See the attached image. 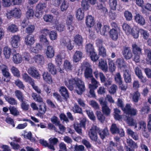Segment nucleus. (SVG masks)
<instances>
[{
    "label": "nucleus",
    "instance_id": "obj_56",
    "mask_svg": "<svg viewBox=\"0 0 151 151\" xmlns=\"http://www.w3.org/2000/svg\"><path fill=\"white\" fill-rule=\"evenodd\" d=\"M94 30L97 33H99L101 32V29L102 27L101 23L99 22H97L95 25L94 24Z\"/></svg>",
    "mask_w": 151,
    "mask_h": 151
},
{
    "label": "nucleus",
    "instance_id": "obj_64",
    "mask_svg": "<svg viewBox=\"0 0 151 151\" xmlns=\"http://www.w3.org/2000/svg\"><path fill=\"white\" fill-rule=\"evenodd\" d=\"M140 94L138 91H136L134 92V95L133 96V100L134 102H137L138 101L139 97Z\"/></svg>",
    "mask_w": 151,
    "mask_h": 151
},
{
    "label": "nucleus",
    "instance_id": "obj_21",
    "mask_svg": "<svg viewBox=\"0 0 151 151\" xmlns=\"http://www.w3.org/2000/svg\"><path fill=\"white\" fill-rule=\"evenodd\" d=\"M42 76L45 81L49 84L52 83V76L47 72H44Z\"/></svg>",
    "mask_w": 151,
    "mask_h": 151
},
{
    "label": "nucleus",
    "instance_id": "obj_26",
    "mask_svg": "<svg viewBox=\"0 0 151 151\" xmlns=\"http://www.w3.org/2000/svg\"><path fill=\"white\" fill-rule=\"evenodd\" d=\"M42 48V45H40L39 43H37L35 46L30 47V50L32 52L35 53H37L40 51Z\"/></svg>",
    "mask_w": 151,
    "mask_h": 151
},
{
    "label": "nucleus",
    "instance_id": "obj_17",
    "mask_svg": "<svg viewBox=\"0 0 151 151\" xmlns=\"http://www.w3.org/2000/svg\"><path fill=\"white\" fill-rule=\"evenodd\" d=\"M25 42L26 45L27 46L32 45L35 42L34 35H27L25 37Z\"/></svg>",
    "mask_w": 151,
    "mask_h": 151
},
{
    "label": "nucleus",
    "instance_id": "obj_40",
    "mask_svg": "<svg viewBox=\"0 0 151 151\" xmlns=\"http://www.w3.org/2000/svg\"><path fill=\"white\" fill-rule=\"evenodd\" d=\"M32 96L35 101L41 103L44 102L42 98L40 95H38L35 93H32Z\"/></svg>",
    "mask_w": 151,
    "mask_h": 151
},
{
    "label": "nucleus",
    "instance_id": "obj_4",
    "mask_svg": "<svg viewBox=\"0 0 151 151\" xmlns=\"http://www.w3.org/2000/svg\"><path fill=\"white\" fill-rule=\"evenodd\" d=\"M98 87V81L94 78H93L91 79V84H89L88 85V87L90 89L89 93L90 95H89L88 97L95 98L96 96L94 90L97 88Z\"/></svg>",
    "mask_w": 151,
    "mask_h": 151
},
{
    "label": "nucleus",
    "instance_id": "obj_48",
    "mask_svg": "<svg viewBox=\"0 0 151 151\" xmlns=\"http://www.w3.org/2000/svg\"><path fill=\"white\" fill-rule=\"evenodd\" d=\"M43 18L46 22L51 23L53 20V17L51 14H45L44 15Z\"/></svg>",
    "mask_w": 151,
    "mask_h": 151
},
{
    "label": "nucleus",
    "instance_id": "obj_12",
    "mask_svg": "<svg viewBox=\"0 0 151 151\" xmlns=\"http://www.w3.org/2000/svg\"><path fill=\"white\" fill-rule=\"evenodd\" d=\"M9 70L8 67L5 65L4 67L2 68V70L1 71L3 75L6 78H4L3 80L4 81L7 82H9L11 78V74Z\"/></svg>",
    "mask_w": 151,
    "mask_h": 151
},
{
    "label": "nucleus",
    "instance_id": "obj_37",
    "mask_svg": "<svg viewBox=\"0 0 151 151\" xmlns=\"http://www.w3.org/2000/svg\"><path fill=\"white\" fill-rule=\"evenodd\" d=\"M15 93L17 99L21 101L25 100L24 98V95L19 90H17L15 91Z\"/></svg>",
    "mask_w": 151,
    "mask_h": 151
},
{
    "label": "nucleus",
    "instance_id": "obj_11",
    "mask_svg": "<svg viewBox=\"0 0 151 151\" xmlns=\"http://www.w3.org/2000/svg\"><path fill=\"white\" fill-rule=\"evenodd\" d=\"M44 58L43 56L40 54L35 55L34 57L32 58V60L30 61L33 63L35 62L38 64H42L44 63Z\"/></svg>",
    "mask_w": 151,
    "mask_h": 151
},
{
    "label": "nucleus",
    "instance_id": "obj_28",
    "mask_svg": "<svg viewBox=\"0 0 151 151\" xmlns=\"http://www.w3.org/2000/svg\"><path fill=\"white\" fill-rule=\"evenodd\" d=\"M124 77L126 83H129L131 81V75L128 70H126L124 71Z\"/></svg>",
    "mask_w": 151,
    "mask_h": 151
},
{
    "label": "nucleus",
    "instance_id": "obj_1",
    "mask_svg": "<svg viewBox=\"0 0 151 151\" xmlns=\"http://www.w3.org/2000/svg\"><path fill=\"white\" fill-rule=\"evenodd\" d=\"M65 85L70 91L75 88L76 92L78 95H82L86 90L84 83L78 78H71L65 81Z\"/></svg>",
    "mask_w": 151,
    "mask_h": 151
},
{
    "label": "nucleus",
    "instance_id": "obj_5",
    "mask_svg": "<svg viewBox=\"0 0 151 151\" xmlns=\"http://www.w3.org/2000/svg\"><path fill=\"white\" fill-rule=\"evenodd\" d=\"M99 131V128L96 126H93L90 129L89 132V135L90 139L96 142L97 140V133Z\"/></svg>",
    "mask_w": 151,
    "mask_h": 151
},
{
    "label": "nucleus",
    "instance_id": "obj_35",
    "mask_svg": "<svg viewBox=\"0 0 151 151\" xmlns=\"http://www.w3.org/2000/svg\"><path fill=\"white\" fill-rule=\"evenodd\" d=\"M116 63L118 67L120 68H125L126 66L124 60L122 58H118L116 60Z\"/></svg>",
    "mask_w": 151,
    "mask_h": 151
},
{
    "label": "nucleus",
    "instance_id": "obj_49",
    "mask_svg": "<svg viewBox=\"0 0 151 151\" xmlns=\"http://www.w3.org/2000/svg\"><path fill=\"white\" fill-rule=\"evenodd\" d=\"M8 30L10 32L14 33L17 32L18 30L17 26L14 24H12L8 27Z\"/></svg>",
    "mask_w": 151,
    "mask_h": 151
},
{
    "label": "nucleus",
    "instance_id": "obj_3",
    "mask_svg": "<svg viewBox=\"0 0 151 151\" xmlns=\"http://www.w3.org/2000/svg\"><path fill=\"white\" fill-rule=\"evenodd\" d=\"M124 114L127 116V123L131 126H132V109L131 108V106L129 104H127L125 107L124 106L121 109Z\"/></svg>",
    "mask_w": 151,
    "mask_h": 151
},
{
    "label": "nucleus",
    "instance_id": "obj_39",
    "mask_svg": "<svg viewBox=\"0 0 151 151\" xmlns=\"http://www.w3.org/2000/svg\"><path fill=\"white\" fill-rule=\"evenodd\" d=\"M13 17L15 18H19L21 16V14L20 13V10L19 9L15 8L13 10H12Z\"/></svg>",
    "mask_w": 151,
    "mask_h": 151
},
{
    "label": "nucleus",
    "instance_id": "obj_59",
    "mask_svg": "<svg viewBox=\"0 0 151 151\" xmlns=\"http://www.w3.org/2000/svg\"><path fill=\"white\" fill-rule=\"evenodd\" d=\"M14 83L20 89H24L25 87L23 83L19 79H17L15 81Z\"/></svg>",
    "mask_w": 151,
    "mask_h": 151
},
{
    "label": "nucleus",
    "instance_id": "obj_33",
    "mask_svg": "<svg viewBox=\"0 0 151 151\" xmlns=\"http://www.w3.org/2000/svg\"><path fill=\"white\" fill-rule=\"evenodd\" d=\"M122 28L127 35H129L132 34V29L126 23L123 24Z\"/></svg>",
    "mask_w": 151,
    "mask_h": 151
},
{
    "label": "nucleus",
    "instance_id": "obj_36",
    "mask_svg": "<svg viewBox=\"0 0 151 151\" xmlns=\"http://www.w3.org/2000/svg\"><path fill=\"white\" fill-rule=\"evenodd\" d=\"M98 132L101 138L102 139H104L108 134V131L106 129L102 130H100L99 128V131Z\"/></svg>",
    "mask_w": 151,
    "mask_h": 151
},
{
    "label": "nucleus",
    "instance_id": "obj_8",
    "mask_svg": "<svg viewBox=\"0 0 151 151\" xmlns=\"http://www.w3.org/2000/svg\"><path fill=\"white\" fill-rule=\"evenodd\" d=\"M62 45L66 47L68 50L70 51L74 47V44L72 43V41L69 39H63L62 40Z\"/></svg>",
    "mask_w": 151,
    "mask_h": 151
},
{
    "label": "nucleus",
    "instance_id": "obj_29",
    "mask_svg": "<svg viewBox=\"0 0 151 151\" xmlns=\"http://www.w3.org/2000/svg\"><path fill=\"white\" fill-rule=\"evenodd\" d=\"M11 53L12 50L9 47L6 46L4 47L3 54L6 59H9V58Z\"/></svg>",
    "mask_w": 151,
    "mask_h": 151
},
{
    "label": "nucleus",
    "instance_id": "obj_2",
    "mask_svg": "<svg viewBox=\"0 0 151 151\" xmlns=\"http://www.w3.org/2000/svg\"><path fill=\"white\" fill-rule=\"evenodd\" d=\"M95 77L97 79L99 77L101 82L106 87H108L111 85L112 83V79L110 78H106L104 74L102 72H99L98 70L94 72Z\"/></svg>",
    "mask_w": 151,
    "mask_h": 151
},
{
    "label": "nucleus",
    "instance_id": "obj_51",
    "mask_svg": "<svg viewBox=\"0 0 151 151\" xmlns=\"http://www.w3.org/2000/svg\"><path fill=\"white\" fill-rule=\"evenodd\" d=\"M89 55L91 60L93 62L96 61L99 58V54L98 55L95 51L89 54Z\"/></svg>",
    "mask_w": 151,
    "mask_h": 151
},
{
    "label": "nucleus",
    "instance_id": "obj_52",
    "mask_svg": "<svg viewBox=\"0 0 151 151\" xmlns=\"http://www.w3.org/2000/svg\"><path fill=\"white\" fill-rule=\"evenodd\" d=\"M108 64L109 70L112 72L114 71L115 70L116 67L115 66L114 62L111 59H108Z\"/></svg>",
    "mask_w": 151,
    "mask_h": 151
},
{
    "label": "nucleus",
    "instance_id": "obj_15",
    "mask_svg": "<svg viewBox=\"0 0 151 151\" xmlns=\"http://www.w3.org/2000/svg\"><path fill=\"white\" fill-rule=\"evenodd\" d=\"M59 91L64 99L67 101L69 97V93L67 89L65 87L62 86L60 88Z\"/></svg>",
    "mask_w": 151,
    "mask_h": 151
},
{
    "label": "nucleus",
    "instance_id": "obj_10",
    "mask_svg": "<svg viewBox=\"0 0 151 151\" xmlns=\"http://www.w3.org/2000/svg\"><path fill=\"white\" fill-rule=\"evenodd\" d=\"M120 30L111 29L109 31V35L111 38L114 41H116L118 38L119 35Z\"/></svg>",
    "mask_w": 151,
    "mask_h": 151
},
{
    "label": "nucleus",
    "instance_id": "obj_31",
    "mask_svg": "<svg viewBox=\"0 0 151 151\" xmlns=\"http://www.w3.org/2000/svg\"><path fill=\"white\" fill-rule=\"evenodd\" d=\"M105 6V4H103L100 2L97 4L96 8L98 10H101V12L103 13L106 14L108 13V10Z\"/></svg>",
    "mask_w": 151,
    "mask_h": 151
},
{
    "label": "nucleus",
    "instance_id": "obj_57",
    "mask_svg": "<svg viewBox=\"0 0 151 151\" xmlns=\"http://www.w3.org/2000/svg\"><path fill=\"white\" fill-rule=\"evenodd\" d=\"M74 127L76 132L78 134H81L82 133V127L78 124V123H76L74 124Z\"/></svg>",
    "mask_w": 151,
    "mask_h": 151
},
{
    "label": "nucleus",
    "instance_id": "obj_25",
    "mask_svg": "<svg viewBox=\"0 0 151 151\" xmlns=\"http://www.w3.org/2000/svg\"><path fill=\"white\" fill-rule=\"evenodd\" d=\"M22 78L23 80L25 82L28 83L31 85L34 82V80L31 77L29 76L27 73L22 74Z\"/></svg>",
    "mask_w": 151,
    "mask_h": 151
},
{
    "label": "nucleus",
    "instance_id": "obj_6",
    "mask_svg": "<svg viewBox=\"0 0 151 151\" xmlns=\"http://www.w3.org/2000/svg\"><path fill=\"white\" fill-rule=\"evenodd\" d=\"M85 68L84 75L86 78L92 79L93 78L92 75V69L91 68V65L89 63L86 62L84 64Z\"/></svg>",
    "mask_w": 151,
    "mask_h": 151
},
{
    "label": "nucleus",
    "instance_id": "obj_54",
    "mask_svg": "<svg viewBox=\"0 0 151 151\" xmlns=\"http://www.w3.org/2000/svg\"><path fill=\"white\" fill-rule=\"evenodd\" d=\"M55 61L58 65L60 66L61 65L62 62V58L60 54H58L57 55L55 58Z\"/></svg>",
    "mask_w": 151,
    "mask_h": 151
},
{
    "label": "nucleus",
    "instance_id": "obj_58",
    "mask_svg": "<svg viewBox=\"0 0 151 151\" xmlns=\"http://www.w3.org/2000/svg\"><path fill=\"white\" fill-rule=\"evenodd\" d=\"M81 6L82 8L85 10L88 9L90 6L88 1L86 0H82L81 2Z\"/></svg>",
    "mask_w": 151,
    "mask_h": 151
},
{
    "label": "nucleus",
    "instance_id": "obj_62",
    "mask_svg": "<svg viewBox=\"0 0 151 151\" xmlns=\"http://www.w3.org/2000/svg\"><path fill=\"white\" fill-rule=\"evenodd\" d=\"M23 58L25 61L28 62L29 63H32L30 62L32 60V58L29 53H24Z\"/></svg>",
    "mask_w": 151,
    "mask_h": 151
},
{
    "label": "nucleus",
    "instance_id": "obj_13",
    "mask_svg": "<svg viewBox=\"0 0 151 151\" xmlns=\"http://www.w3.org/2000/svg\"><path fill=\"white\" fill-rule=\"evenodd\" d=\"M45 54L47 57L51 58H53L55 55V50L52 46H48L45 52Z\"/></svg>",
    "mask_w": 151,
    "mask_h": 151
},
{
    "label": "nucleus",
    "instance_id": "obj_42",
    "mask_svg": "<svg viewBox=\"0 0 151 151\" xmlns=\"http://www.w3.org/2000/svg\"><path fill=\"white\" fill-rule=\"evenodd\" d=\"M142 49L140 47L136 44L133 46V52L134 55L140 54L141 53Z\"/></svg>",
    "mask_w": 151,
    "mask_h": 151
},
{
    "label": "nucleus",
    "instance_id": "obj_20",
    "mask_svg": "<svg viewBox=\"0 0 151 151\" xmlns=\"http://www.w3.org/2000/svg\"><path fill=\"white\" fill-rule=\"evenodd\" d=\"M73 41L77 45L79 46H82L83 40L81 35L79 34L76 35L74 37Z\"/></svg>",
    "mask_w": 151,
    "mask_h": 151
},
{
    "label": "nucleus",
    "instance_id": "obj_47",
    "mask_svg": "<svg viewBox=\"0 0 151 151\" xmlns=\"http://www.w3.org/2000/svg\"><path fill=\"white\" fill-rule=\"evenodd\" d=\"M99 55L103 58L105 57L106 56V50L104 46L99 48Z\"/></svg>",
    "mask_w": 151,
    "mask_h": 151
},
{
    "label": "nucleus",
    "instance_id": "obj_55",
    "mask_svg": "<svg viewBox=\"0 0 151 151\" xmlns=\"http://www.w3.org/2000/svg\"><path fill=\"white\" fill-rule=\"evenodd\" d=\"M10 113L14 116H17L19 114V112L14 106H10L9 108Z\"/></svg>",
    "mask_w": 151,
    "mask_h": 151
},
{
    "label": "nucleus",
    "instance_id": "obj_19",
    "mask_svg": "<svg viewBox=\"0 0 151 151\" xmlns=\"http://www.w3.org/2000/svg\"><path fill=\"white\" fill-rule=\"evenodd\" d=\"M134 17L135 20L138 24L142 25H143L145 24V22L144 19L139 13H136Z\"/></svg>",
    "mask_w": 151,
    "mask_h": 151
},
{
    "label": "nucleus",
    "instance_id": "obj_63",
    "mask_svg": "<svg viewBox=\"0 0 151 151\" xmlns=\"http://www.w3.org/2000/svg\"><path fill=\"white\" fill-rule=\"evenodd\" d=\"M35 29V27L34 25H29L26 29L25 32L29 35H32Z\"/></svg>",
    "mask_w": 151,
    "mask_h": 151
},
{
    "label": "nucleus",
    "instance_id": "obj_45",
    "mask_svg": "<svg viewBox=\"0 0 151 151\" xmlns=\"http://www.w3.org/2000/svg\"><path fill=\"white\" fill-rule=\"evenodd\" d=\"M12 73L14 76L19 77L20 76V72L16 67L13 66L11 69Z\"/></svg>",
    "mask_w": 151,
    "mask_h": 151
},
{
    "label": "nucleus",
    "instance_id": "obj_44",
    "mask_svg": "<svg viewBox=\"0 0 151 151\" xmlns=\"http://www.w3.org/2000/svg\"><path fill=\"white\" fill-rule=\"evenodd\" d=\"M73 111L74 113L80 114L83 113L82 109L76 104H75L73 108Z\"/></svg>",
    "mask_w": 151,
    "mask_h": 151
},
{
    "label": "nucleus",
    "instance_id": "obj_27",
    "mask_svg": "<svg viewBox=\"0 0 151 151\" xmlns=\"http://www.w3.org/2000/svg\"><path fill=\"white\" fill-rule=\"evenodd\" d=\"M22 58L20 54L18 53L14 54L13 56V61L16 64H19L22 61Z\"/></svg>",
    "mask_w": 151,
    "mask_h": 151
},
{
    "label": "nucleus",
    "instance_id": "obj_30",
    "mask_svg": "<svg viewBox=\"0 0 151 151\" xmlns=\"http://www.w3.org/2000/svg\"><path fill=\"white\" fill-rule=\"evenodd\" d=\"M76 13V17L78 20H81L84 18V11L81 8L78 9Z\"/></svg>",
    "mask_w": 151,
    "mask_h": 151
},
{
    "label": "nucleus",
    "instance_id": "obj_34",
    "mask_svg": "<svg viewBox=\"0 0 151 151\" xmlns=\"http://www.w3.org/2000/svg\"><path fill=\"white\" fill-rule=\"evenodd\" d=\"M5 100L9 103L12 105H17V100L14 98L10 97L9 96H5Z\"/></svg>",
    "mask_w": 151,
    "mask_h": 151
},
{
    "label": "nucleus",
    "instance_id": "obj_22",
    "mask_svg": "<svg viewBox=\"0 0 151 151\" xmlns=\"http://www.w3.org/2000/svg\"><path fill=\"white\" fill-rule=\"evenodd\" d=\"M82 52L80 51H76L73 56V61L74 62L77 63L82 58Z\"/></svg>",
    "mask_w": 151,
    "mask_h": 151
},
{
    "label": "nucleus",
    "instance_id": "obj_41",
    "mask_svg": "<svg viewBox=\"0 0 151 151\" xmlns=\"http://www.w3.org/2000/svg\"><path fill=\"white\" fill-rule=\"evenodd\" d=\"M46 7V4L44 2H40L36 6V10L39 12H41Z\"/></svg>",
    "mask_w": 151,
    "mask_h": 151
},
{
    "label": "nucleus",
    "instance_id": "obj_46",
    "mask_svg": "<svg viewBox=\"0 0 151 151\" xmlns=\"http://www.w3.org/2000/svg\"><path fill=\"white\" fill-rule=\"evenodd\" d=\"M117 0H109V4L111 10L114 11L116 9L117 5Z\"/></svg>",
    "mask_w": 151,
    "mask_h": 151
},
{
    "label": "nucleus",
    "instance_id": "obj_23",
    "mask_svg": "<svg viewBox=\"0 0 151 151\" xmlns=\"http://www.w3.org/2000/svg\"><path fill=\"white\" fill-rule=\"evenodd\" d=\"M48 71L53 75L56 74L57 70L55 65L52 63H49L47 65Z\"/></svg>",
    "mask_w": 151,
    "mask_h": 151
},
{
    "label": "nucleus",
    "instance_id": "obj_53",
    "mask_svg": "<svg viewBox=\"0 0 151 151\" xmlns=\"http://www.w3.org/2000/svg\"><path fill=\"white\" fill-rule=\"evenodd\" d=\"M96 114L98 119L101 122H104L105 117L101 112L100 111H97Z\"/></svg>",
    "mask_w": 151,
    "mask_h": 151
},
{
    "label": "nucleus",
    "instance_id": "obj_60",
    "mask_svg": "<svg viewBox=\"0 0 151 151\" xmlns=\"http://www.w3.org/2000/svg\"><path fill=\"white\" fill-rule=\"evenodd\" d=\"M50 39L51 40H55L57 38V33L56 31L52 30L50 31L49 33Z\"/></svg>",
    "mask_w": 151,
    "mask_h": 151
},
{
    "label": "nucleus",
    "instance_id": "obj_7",
    "mask_svg": "<svg viewBox=\"0 0 151 151\" xmlns=\"http://www.w3.org/2000/svg\"><path fill=\"white\" fill-rule=\"evenodd\" d=\"M27 72L29 75L34 78L39 79L40 78V74H39L36 68L34 66L29 68L28 69Z\"/></svg>",
    "mask_w": 151,
    "mask_h": 151
},
{
    "label": "nucleus",
    "instance_id": "obj_50",
    "mask_svg": "<svg viewBox=\"0 0 151 151\" xmlns=\"http://www.w3.org/2000/svg\"><path fill=\"white\" fill-rule=\"evenodd\" d=\"M140 29L137 27L134 26L133 29V37L134 38H137L139 37Z\"/></svg>",
    "mask_w": 151,
    "mask_h": 151
},
{
    "label": "nucleus",
    "instance_id": "obj_61",
    "mask_svg": "<svg viewBox=\"0 0 151 151\" xmlns=\"http://www.w3.org/2000/svg\"><path fill=\"white\" fill-rule=\"evenodd\" d=\"M140 32L144 39L147 40L148 39L149 36V34L148 32L147 31L141 29H140Z\"/></svg>",
    "mask_w": 151,
    "mask_h": 151
},
{
    "label": "nucleus",
    "instance_id": "obj_32",
    "mask_svg": "<svg viewBox=\"0 0 151 151\" xmlns=\"http://www.w3.org/2000/svg\"><path fill=\"white\" fill-rule=\"evenodd\" d=\"M99 66L103 71L106 72L107 71V65L103 59H101V61L99 62Z\"/></svg>",
    "mask_w": 151,
    "mask_h": 151
},
{
    "label": "nucleus",
    "instance_id": "obj_9",
    "mask_svg": "<svg viewBox=\"0 0 151 151\" xmlns=\"http://www.w3.org/2000/svg\"><path fill=\"white\" fill-rule=\"evenodd\" d=\"M11 39V43L12 47L17 48L20 44V37L18 35H14L12 36Z\"/></svg>",
    "mask_w": 151,
    "mask_h": 151
},
{
    "label": "nucleus",
    "instance_id": "obj_43",
    "mask_svg": "<svg viewBox=\"0 0 151 151\" xmlns=\"http://www.w3.org/2000/svg\"><path fill=\"white\" fill-rule=\"evenodd\" d=\"M111 132L112 134H115L119 133V130L115 124H112L110 128Z\"/></svg>",
    "mask_w": 151,
    "mask_h": 151
},
{
    "label": "nucleus",
    "instance_id": "obj_38",
    "mask_svg": "<svg viewBox=\"0 0 151 151\" xmlns=\"http://www.w3.org/2000/svg\"><path fill=\"white\" fill-rule=\"evenodd\" d=\"M85 49L88 54H90L95 51L93 45L90 43H89L86 45L85 47Z\"/></svg>",
    "mask_w": 151,
    "mask_h": 151
},
{
    "label": "nucleus",
    "instance_id": "obj_16",
    "mask_svg": "<svg viewBox=\"0 0 151 151\" xmlns=\"http://www.w3.org/2000/svg\"><path fill=\"white\" fill-rule=\"evenodd\" d=\"M122 54L126 59H129L132 57V54L130 48L125 47L122 52Z\"/></svg>",
    "mask_w": 151,
    "mask_h": 151
},
{
    "label": "nucleus",
    "instance_id": "obj_18",
    "mask_svg": "<svg viewBox=\"0 0 151 151\" xmlns=\"http://www.w3.org/2000/svg\"><path fill=\"white\" fill-rule=\"evenodd\" d=\"M63 68L67 72L71 71L73 68V67L71 63L68 60L64 61Z\"/></svg>",
    "mask_w": 151,
    "mask_h": 151
},
{
    "label": "nucleus",
    "instance_id": "obj_14",
    "mask_svg": "<svg viewBox=\"0 0 151 151\" xmlns=\"http://www.w3.org/2000/svg\"><path fill=\"white\" fill-rule=\"evenodd\" d=\"M85 23L87 27L91 28L94 24L95 20L94 18L91 15H88L86 17Z\"/></svg>",
    "mask_w": 151,
    "mask_h": 151
},
{
    "label": "nucleus",
    "instance_id": "obj_24",
    "mask_svg": "<svg viewBox=\"0 0 151 151\" xmlns=\"http://www.w3.org/2000/svg\"><path fill=\"white\" fill-rule=\"evenodd\" d=\"M46 111V108L45 104L44 102L41 103V104L39 106V116H42L45 113Z\"/></svg>",
    "mask_w": 151,
    "mask_h": 151
}]
</instances>
